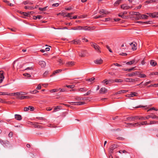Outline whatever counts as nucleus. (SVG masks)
<instances>
[{
    "mask_svg": "<svg viewBox=\"0 0 158 158\" xmlns=\"http://www.w3.org/2000/svg\"><path fill=\"white\" fill-rule=\"evenodd\" d=\"M41 86L40 85V84H39L38 85V86L37 87L36 89H41Z\"/></svg>",
    "mask_w": 158,
    "mask_h": 158,
    "instance_id": "obj_59",
    "label": "nucleus"
},
{
    "mask_svg": "<svg viewBox=\"0 0 158 158\" xmlns=\"http://www.w3.org/2000/svg\"><path fill=\"white\" fill-rule=\"evenodd\" d=\"M106 47L108 49L109 51V52H112V51L110 49V47L109 46H108V45H106Z\"/></svg>",
    "mask_w": 158,
    "mask_h": 158,
    "instance_id": "obj_53",
    "label": "nucleus"
},
{
    "mask_svg": "<svg viewBox=\"0 0 158 158\" xmlns=\"http://www.w3.org/2000/svg\"><path fill=\"white\" fill-rule=\"evenodd\" d=\"M119 152L120 153H121L122 152H123V153H126L127 152V151H126L125 150H120L119 151Z\"/></svg>",
    "mask_w": 158,
    "mask_h": 158,
    "instance_id": "obj_52",
    "label": "nucleus"
},
{
    "mask_svg": "<svg viewBox=\"0 0 158 158\" xmlns=\"http://www.w3.org/2000/svg\"><path fill=\"white\" fill-rule=\"evenodd\" d=\"M4 78L3 71L2 70L0 71V83L2 82Z\"/></svg>",
    "mask_w": 158,
    "mask_h": 158,
    "instance_id": "obj_8",
    "label": "nucleus"
},
{
    "mask_svg": "<svg viewBox=\"0 0 158 158\" xmlns=\"http://www.w3.org/2000/svg\"><path fill=\"white\" fill-rule=\"evenodd\" d=\"M42 18V16L41 15H37L36 16H34V19H40Z\"/></svg>",
    "mask_w": 158,
    "mask_h": 158,
    "instance_id": "obj_37",
    "label": "nucleus"
},
{
    "mask_svg": "<svg viewBox=\"0 0 158 158\" xmlns=\"http://www.w3.org/2000/svg\"><path fill=\"white\" fill-rule=\"evenodd\" d=\"M158 118V117L156 116L155 115H149L147 116L146 117V119H149V118Z\"/></svg>",
    "mask_w": 158,
    "mask_h": 158,
    "instance_id": "obj_15",
    "label": "nucleus"
},
{
    "mask_svg": "<svg viewBox=\"0 0 158 158\" xmlns=\"http://www.w3.org/2000/svg\"><path fill=\"white\" fill-rule=\"evenodd\" d=\"M107 91V89L103 87L101 88L100 90V93H105Z\"/></svg>",
    "mask_w": 158,
    "mask_h": 158,
    "instance_id": "obj_21",
    "label": "nucleus"
},
{
    "mask_svg": "<svg viewBox=\"0 0 158 158\" xmlns=\"http://www.w3.org/2000/svg\"><path fill=\"white\" fill-rule=\"evenodd\" d=\"M139 77H146V75L144 74H140L139 73Z\"/></svg>",
    "mask_w": 158,
    "mask_h": 158,
    "instance_id": "obj_46",
    "label": "nucleus"
},
{
    "mask_svg": "<svg viewBox=\"0 0 158 158\" xmlns=\"http://www.w3.org/2000/svg\"><path fill=\"white\" fill-rule=\"evenodd\" d=\"M61 106H57L56 107L53 111V112H55L58 109H60Z\"/></svg>",
    "mask_w": 158,
    "mask_h": 158,
    "instance_id": "obj_41",
    "label": "nucleus"
},
{
    "mask_svg": "<svg viewBox=\"0 0 158 158\" xmlns=\"http://www.w3.org/2000/svg\"><path fill=\"white\" fill-rule=\"evenodd\" d=\"M95 28L94 27H88L87 26H82L81 30L85 31H90L94 30Z\"/></svg>",
    "mask_w": 158,
    "mask_h": 158,
    "instance_id": "obj_2",
    "label": "nucleus"
},
{
    "mask_svg": "<svg viewBox=\"0 0 158 158\" xmlns=\"http://www.w3.org/2000/svg\"><path fill=\"white\" fill-rule=\"evenodd\" d=\"M121 7L122 9L124 10H127L129 9L130 7L125 4H123L121 6Z\"/></svg>",
    "mask_w": 158,
    "mask_h": 158,
    "instance_id": "obj_16",
    "label": "nucleus"
},
{
    "mask_svg": "<svg viewBox=\"0 0 158 158\" xmlns=\"http://www.w3.org/2000/svg\"><path fill=\"white\" fill-rule=\"evenodd\" d=\"M15 116V118L18 120H20L22 119L21 116L20 115L16 114Z\"/></svg>",
    "mask_w": 158,
    "mask_h": 158,
    "instance_id": "obj_20",
    "label": "nucleus"
},
{
    "mask_svg": "<svg viewBox=\"0 0 158 158\" xmlns=\"http://www.w3.org/2000/svg\"><path fill=\"white\" fill-rule=\"evenodd\" d=\"M150 64L153 66H155L157 64V63L156 61L153 60H152L150 61Z\"/></svg>",
    "mask_w": 158,
    "mask_h": 158,
    "instance_id": "obj_19",
    "label": "nucleus"
},
{
    "mask_svg": "<svg viewBox=\"0 0 158 158\" xmlns=\"http://www.w3.org/2000/svg\"><path fill=\"white\" fill-rule=\"evenodd\" d=\"M39 64L42 67H44L46 65V63L44 61H40L39 62Z\"/></svg>",
    "mask_w": 158,
    "mask_h": 158,
    "instance_id": "obj_14",
    "label": "nucleus"
},
{
    "mask_svg": "<svg viewBox=\"0 0 158 158\" xmlns=\"http://www.w3.org/2000/svg\"><path fill=\"white\" fill-rule=\"evenodd\" d=\"M72 42H73V44H80V41L79 40H73Z\"/></svg>",
    "mask_w": 158,
    "mask_h": 158,
    "instance_id": "obj_30",
    "label": "nucleus"
},
{
    "mask_svg": "<svg viewBox=\"0 0 158 158\" xmlns=\"http://www.w3.org/2000/svg\"><path fill=\"white\" fill-rule=\"evenodd\" d=\"M125 81L127 82H133L137 81H138V79L135 78L133 79L132 78H127L125 79Z\"/></svg>",
    "mask_w": 158,
    "mask_h": 158,
    "instance_id": "obj_7",
    "label": "nucleus"
},
{
    "mask_svg": "<svg viewBox=\"0 0 158 158\" xmlns=\"http://www.w3.org/2000/svg\"><path fill=\"white\" fill-rule=\"evenodd\" d=\"M2 93V95H14L15 96L16 93H13L11 94H8L6 92H1Z\"/></svg>",
    "mask_w": 158,
    "mask_h": 158,
    "instance_id": "obj_17",
    "label": "nucleus"
},
{
    "mask_svg": "<svg viewBox=\"0 0 158 158\" xmlns=\"http://www.w3.org/2000/svg\"><path fill=\"white\" fill-rule=\"evenodd\" d=\"M147 14L148 15L150 16L152 18L158 17V12H155L153 13H147Z\"/></svg>",
    "mask_w": 158,
    "mask_h": 158,
    "instance_id": "obj_9",
    "label": "nucleus"
},
{
    "mask_svg": "<svg viewBox=\"0 0 158 158\" xmlns=\"http://www.w3.org/2000/svg\"><path fill=\"white\" fill-rule=\"evenodd\" d=\"M99 13L100 14H102L103 13L107 14V12L106 10H102L99 11Z\"/></svg>",
    "mask_w": 158,
    "mask_h": 158,
    "instance_id": "obj_33",
    "label": "nucleus"
},
{
    "mask_svg": "<svg viewBox=\"0 0 158 158\" xmlns=\"http://www.w3.org/2000/svg\"><path fill=\"white\" fill-rule=\"evenodd\" d=\"M66 87L68 88H74L75 87V85H66Z\"/></svg>",
    "mask_w": 158,
    "mask_h": 158,
    "instance_id": "obj_47",
    "label": "nucleus"
},
{
    "mask_svg": "<svg viewBox=\"0 0 158 158\" xmlns=\"http://www.w3.org/2000/svg\"><path fill=\"white\" fill-rule=\"evenodd\" d=\"M13 135V133L11 132H10L9 134H8V136L10 137H12Z\"/></svg>",
    "mask_w": 158,
    "mask_h": 158,
    "instance_id": "obj_56",
    "label": "nucleus"
},
{
    "mask_svg": "<svg viewBox=\"0 0 158 158\" xmlns=\"http://www.w3.org/2000/svg\"><path fill=\"white\" fill-rule=\"evenodd\" d=\"M148 17V16L146 15H141L140 16V18L141 19H147Z\"/></svg>",
    "mask_w": 158,
    "mask_h": 158,
    "instance_id": "obj_31",
    "label": "nucleus"
},
{
    "mask_svg": "<svg viewBox=\"0 0 158 158\" xmlns=\"http://www.w3.org/2000/svg\"><path fill=\"white\" fill-rule=\"evenodd\" d=\"M20 92H17L16 93V95H15V96H17V98H19L20 99V96L21 95V94H20Z\"/></svg>",
    "mask_w": 158,
    "mask_h": 158,
    "instance_id": "obj_42",
    "label": "nucleus"
},
{
    "mask_svg": "<svg viewBox=\"0 0 158 158\" xmlns=\"http://www.w3.org/2000/svg\"><path fill=\"white\" fill-rule=\"evenodd\" d=\"M135 62V60H133L132 61L127 62L126 63V64H133Z\"/></svg>",
    "mask_w": 158,
    "mask_h": 158,
    "instance_id": "obj_38",
    "label": "nucleus"
},
{
    "mask_svg": "<svg viewBox=\"0 0 158 158\" xmlns=\"http://www.w3.org/2000/svg\"><path fill=\"white\" fill-rule=\"evenodd\" d=\"M62 71V70L61 69H58L56 70V71H54L53 73V74L51 76V77H52V76L55 75L57 73L59 72H61Z\"/></svg>",
    "mask_w": 158,
    "mask_h": 158,
    "instance_id": "obj_25",
    "label": "nucleus"
},
{
    "mask_svg": "<svg viewBox=\"0 0 158 158\" xmlns=\"http://www.w3.org/2000/svg\"><path fill=\"white\" fill-rule=\"evenodd\" d=\"M48 71H47L45 72L43 74V76L44 77H46V75L48 74Z\"/></svg>",
    "mask_w": 158,
    "mask_h": 158,
    "instance_id": "obj_48",
    "label": "nucleus"
},
{
    "mask_svg": "<svg viewBox=\"0 0 158 158\" xmlns=\"http://www.w3.org/2000/svg\"><path fill=\"white\" fill-rule=\"evenodd\" d=\"M74 64V62L73 61L67 62L66 64L67 66H71Z\"/></svg>",
    "mask_w": 158,
    "mask_h": 158,
    "instance_id": "obj_18",
    "label": "nucleus"
},
{
    "mask_svg": "<svg viewBox=\"0 0 158 158\" xmlns=\"http://www.w3.org/2000/svg\"><path fill=\"white\" fill-rule=\"evenodd\" d=\"M137 94L135 92L132 93L131 94L128 95V97H133L134 96H137Z\"/></svg>",
    "mask_w": 158,
    "mask_h": 158,
    "instance_id": "obj_26",
    "label": "nucleus"
},
{
    "mask_svg": "<svg viewBox=\"0 0 158 158\" xmlns=\"http://www.w3.org/2000/svg\"><path fill=\"white\" fill-rule=\"evenodd\" d=\"M140 123L141 126L144 125H146L148 124L146 121L141 122Z\"/></svg>",
    "mask_w": 158,
    "mask_h": 158,
    "instance_id": "obj_34",
    "label": "nucleus"
},
{
    "mask_svg": "<svg viewBox=\"0 0 158 158\" xmlns=\"http://www.w3.org/2000/svg\"><path fill=\"white\" fill-rule=\"evenodd\" d=\"M102 82L106 83V85H107L109 83H113L114 81L112 82V80H107V79H105L102 81Z\"/></svg>",
    "mask_w": 158,
    "mask_h": 158,
    "instance_id": "obj_12",
    "label": "nucleus"
},
{
    "mask_svg": "<svg viewBox=\"0 0 158 158\" xmlns=\"http://www.w3.org/2000/svg\"><path fill=\"white\" fill-rule=\"evenodd\" d=\"M82 26H78L72 28V29L73 30H81Z\"/></svg>",
    "mask_w": 158,
    "mask_h": 158,
    "instance_id": "obj_24",
    "label": "nucleus"
},
{
    "mask_svg": "<svg viewBox=\"0 0 158 158\" xmlns=\"http://www.w3.org/2000/svg\"><path fill=\"white\" fill-rule=\"evenodd\" d=\"M94 48L96 51L98 52H100V48L98 45L96 44L95 45V47H94Z\"/></svg>",
    "mask_w": 158,
    "mask_h": 158,
    "instance_id": "obj_29",
    "label": "nucleus"
},
{
    "mask_svg": "<svg viewBox=\"0 0 158 158\" xmlns=\"http://www.w3.org/2000/svg\"><path fill=\"white\" fill-rule=\"evenodd\" d=\"M122 93H124V91H123V90H121L119 91L116 92L115 93L114 95H117L118 94H120Z\"/></svg>",
    "mask_w": 158,
    "mask_h": 158,
    "instance_id": "obj_39",
    "label": "nucleus"
},
{
    "mask_svg": "<svg viewBox=\"0 0 158 158\" xmlns=\"http://www.w3.org/2000/svg\"><path fill=\"white\" fill-rule=\"evenodd\" d=\"M29 109L31 111H33L34 110V108L32 106H29Z\"/></svg>",
    "mask_w": 158,
    "mask_h": 158,
    "instance_id": "obj_54",
    "label": "nucleus"
},
{
    "mask_svg": "<svg viewBox=\"0 0 158 158\" xmlns=\"http://www.w3.org/2000/svg\"><path fill=\"white\" fill-rule=\"evenodd\" d=\"M132 47L131 48V49L133 51L135 50L136 49V46L137 45V44L135 42H133L129 44Z\"/></svg>",
    "mask_w": 158,
    "mask_h": 158,
    "instance_id": "obj_5",
    "label": "nucleus"
},
{
    "mask_svg": "<svg viewBox=\"0 0 158 158\" xmlns=\"http://www.w3.org/2000/svg\"><path fill=\"white\" fill-rule=\"evenodd\" d=\"M47 6H46L44 8H39V10H40L44 11V10H46V9L47 8Z\"/></svg>",
    "mask_w": 158,
    "mask_h": 158,
    "instance_id": "obj_44",
    "label": "nucleus"
},
{
    "mask_svg": "<svg viewBox=\"0 0 158 158\" xmlns=\"http://www.w3.org/2000/svg\"><path fill=\"white\" fill-rule=\"evenodd\" d=\"M151 75H158V72H152L150 74Z\"/></svg>",
    "mask_w": 158,
    "mask_h": 158,
    "instance_id": "obj_49",
    "label": "nucleus"
},
{
    "mask_svg": "<svg viewBox=\"0 0 158 158\" xmlns=\"http://www.w3.org/2000/svg\"><path fill=\"white\" fill-rule=\"evenodd\" d=\"M95 79L94 78V77H92L91 78L88 79L86 80L87 81H94Z\"/></svg>",
    "mask_w": 158,
    "mask_h": 158,
    "instance_id": "obj_45",
    "label": "nucleus"
},
{
    "mask_svg": "<svg viewBox=\"0 0 158 158\" xmlns=\"http://www.w3.org/2000/svg\"><path fill=\"white\" fill-rule=\"evenodd\" d=\"M138 119H139L140 120H144L146 119V118H144L143 117H140L139 116Z\"/></svg>",
    "mask_w": 158,
    "mask_h": 158,
    "instance_id": "obj_50",
    "label": "nucleus"
},
{
    "mask_svg": "<svg viewBox=\"0 0 158 158\" xmlns=\"http://www.w3.org/2000/svg\"><path fill=\"white\" fill-rule=\"evenodd\" d=\"M75 99L76 101H80L85 100V98H81L79 97H76L75 98Z\"/></svg>",
    "mask_w": 158,
    "mask_h": 158,
    "instance_id": "obj_22",
    "label": "nucleus"
},
{
    "mask_svg": "<svg viewBox=\"0 0 158 158\" xmlns=\"http://www.w3.org/2000/svg\"><path fill=\"white\" fill-rule=\"evenodd\" d=\"M119 16L123 19H126L127 18V16L124 15L123 14H122V15H119Z\"/></svg>",
    "mask_w": 158,
    "mask_h": 158,
    "instance_id": "obj_43",
    "label": "nucleus"
},
{
    "mask_svg": "<svg viewBox=\"0 0 158 158\" xmlns=\"http://www.w3.org/2000/svg\"><path fill=\"white\" fill-rule=\"evenodd\" d=\"M139 72H134L132 73H128L126 75L128 77H132L133 76H135L136 75H139Z\"/></svg>",
    "mask_w": 158,
    "mask_h": 158,
    "instance_id": "obj_6",
    "label": "nucleus"
},
{
    "mask_svg": "<svg viewBox=\"0 0 158 158\" xmlns=\"http://www.w3.org/2000/svg\"><path fill=\"white\" fill-rule=\"evenodd\" d=\"M118 147V146L116 144H113L112 145L111 147L110 148L109 150L110 153H113V151L115 148Z\"/></svg>",
    "mask_w": 158,
    "mask_h": 158,
    "instance_id": "obj_3",
    "label": "nucleus"
},
{
    "mask_svg": "<svg viewBox=\"0 0 158 158\" xmlns=\"http://www.w3.org/2000/svg\"><path fill=\"white\" fill-rule=\"evenodd\" d=\"M102 62L103 60L101 59H97L94 61L95 63L98 64H101L102 63Z\"/></svg>",
    "mask_w": 158,
    "mask_h": 158,
    "instance_id": "obj_13",
    "label": "nucleus"
},
{
    "mask_svg": "<svg viewBox=\"0 0 158 158\" xmlns=\"http://www.w3.org/2000/svg\"><path fill=\"white\" fill-rule=\"evenodd\" d=\"M38 92H39V91H37L36 90H34L33 91H30V93H31V94H36Z\"/></svg>",
    "mask_w": 158,
    "mask_h": 158,
    "instance_id": "obj_40",
    "label": "nucleus"
},
{
    "mask_svg": "<svg viewBox=\"0 0 158 158\" xmlns=\"http://www.w3.org/2000/svg\"><path fill=\"white\" fill-rule=\"evenodd\" d=\"M29 108L26 107L24 108V111H28L29 110Z\"/></svg>",
    "mask_w": 158,
    "mask_h": 158,
    "instance_id": "obj_63",
    "label": "nucleus"
},
{
    "mask_svg": "<svg viewBox=\"0 0 158 158\" xmlns=\"http://www.w3.org/2000/svg\"><path fill=\"white\" fill-rule=\"evenodd\" d=\"M30 98L29 97L27 96H22L20 97V99L21 100L23 99H28Z\"/></svg>",
    "mask_w": 158,
    "mask_h": 158,
    "instance_id": "obj_32",
    "label": "nucleus"
},
{
    "mask_svg": "<svg viewBox=\"0 0 158 158\" xmlns=\"http://www.w3.org/2000/svg\"><path fill=\"white\" fill-rule=\"evenodd\" d=\"M126 124H128L129 125H132L133 127H136V126H141L140 123H125Z\"/></svg>",
    "mask_w": 158,
    "mask_h": 158,
    "instance_id": "obj_11",
    "label": "nucleus"
},
{
    "mask_svg": "<svg viewBox=\"0 0 158 158\" xmlns=\"http://www.w3.org/2000/svg\"><path fill=\"white\" fill-rule=\"evenodd\" d=\"M58 5H59V4L58 3L53 4L52 5V6H57Z\"/></svg>",
    "mask_w": 158,
    "mask_h": 158,
    "instance_id": "obj_61",
    "label": "nucleus"
},
{
    "mask_svg": "<svg viewBox=\"0 0 158 158\" xmlns=\"http://www.w3.org/2000/svg\"><path fill=\"white\" fill-rule=\"evenodd\" d=\"M156 123V122L155 121H151L150 122V124L151 125V124H155Z\"/></svg>",
    "mask_w": 158,
    "mask_h": 158,
    "instance_id": "obj_60",
    "label": "nucleus"
},
{
    "mask_svg": "<svg viewBox=\"0 0 158 158\" xmlns=\"http://www.w3.org/2000/svg\"><path fill=\"white\" fill-rule=\"evenodd\" d=\"M86 51L85 50H82L79 53V55L81 57H84L85 56V53Z\"/></svg>",
    "mask_w": 158,
    "mask_h": 158,
    "instance_id": "obj_10",
    "label": "nucleus"
},
{
    "mask_svg": "<svg viewBox=\"0 0 158 158\" xmlns=\"http://www.w3.org/2000/svg\"><path fill=\"white\" fill-rule=\"evenodd\" d=\"M23 75L25 77H31V75L29 73H28L23 74Z\"/></svg>",
    "mask_w": 158,
    "mask_h": 158,
    "instance_id": "obj_35",
    "label": "nucleus"
},
{
    "mask_svg": "<svg viewBox=\"0 0 158 158\" xmlns=\"http://www.w3.org/2000/svg\"><path fill=\"white\" fill-rule=\"evenodd\" d=\"M58 91V89H52L50 90V92H56Z\"/></svg>",
    "mask_w": 158,
    "mask_h": 158,
    "instance_id": "obj_55",
    "label": "nucleus"
},
{
    "mask_svg": "<svg viewBox=\"0 0 158 158\" xmlns=\"http://www.w3.org/2000/svg\"><path fill=\"white\" fill-rule=\"evenodd\" d=\"M25 70H30L31 71L29 72V73H32V71H33V67H28L25 69Z\"/></svg>",
    "mask_w": 158,
    "mask_h": 158,
    "instance_id": "obj_27",
    "label": "nucleus"
},
{
    "mask_svg": "<svg viewBox=\"0 0 158 158\" xmlns=\"http://www.w3.org/2000/svg\"><path fill=\"white\" fill-rule=\"evenodd\" d=\"M58 62L62 64H63V62L62 60L61 59H60L58 60Z\"/></svg>",
    "mask_w": 158,
    "mask_h": 158,
    "instance_id": "obj_64",
    "label": "nucleus"
},
{
    "mask_svg": "<svg viewBox=\"0 0 158 158\" xmlns=\"http://www.w3.org/2000/svg\"><path fill=\"white\" fill-rule=\"evenodd\" d=\"M79 90L83 91H86V90L84 88H81L79 89Z\"/></svg>",
    "mask_w": 158,
    "mask_h": 158,
    "instance_id": "obj_62",
    "label": "nucleus"
},
{
    "mask_svg": "<svg viewBox=\"0 0 158 158\" xmlns=\"http://www.w3.org/2000/svg\"><path fill=\"white\" fill-rule=\"evenodd\" d=\"M135 14V15L136 16V19H139L140 18V14L138 12H136V13H134Z\"/></svg>",
    "mask_w": 158,
    "mask_h": 158,
    "instance_id": "obj_23",
    "label": "nucleus"
},
{
    "mask_svg": "<svg viewBox=\"0 0 158 158\" xmlns=\"http://www.w3.org/2000/svg\"><path fill=\"white\" fill-rule=\"evenodd\" d=\"M23 15L22 16L24 18L25 16H29V14L27 12H22L20 13Z\"/></svg>",
    "mask_w": 158,
    "mask_h": 158,
    "instance_id": "obj_28",
    "label": "nucleus"
},
{
    "mask_svg": "<svg viewBox=\"0 0 158 158\" xmlns=\"http://www.w3.org/2000/svg\"><path fill=\"white\" fill-rule=\"evenodd\" d=\"M114 82H123V80L121 79H116L114 80Z\"/></svg>",
    "mask_w": 158,
    "mask_h": 158,
    "instance_id": "obj_36",
    "label": "nucleus"
},
{
    "mask_svg": "<svg viewBox=\"0 0 158 158\" xmlns=\"http://www.w3.org/2000/svg\"><path fill=\"white\" fill-rule=\"evenodd\" d=\"M69 103L70 104L73 105H82L85 104L86 103L85 102H69Z\"/></svg>",
    "mask_w": 158,
    "mask_h": 158,
    "instance_id": "obj_1",
    "label": "nucleus"
},
{
    "mask_svg": "<svg viewBox=\"0 0 158 158\" xmlns=\"http://www.w3.org/2000/svg\"><path fill=\"white\" fill-rule=\"evenodd\" d=\"M65 16L68 17L70 18V19H72V16H71V15H70V14L69 13H68V14L66 15Z\"/></svg>",
    "mask_w": 158,
    "mask_h": 158,
    "instance_id": "obj_51",
    "label": "nucleus"
},
{
    "mask_svg": "<svg viewBox=\"0 0 158 158\" xmlns=\"http://www.w3.org/2000/svg\"><path fill=\"white\" fill-rule=\"evenodd\" d=\"M135 67H133V68H131V69H128V71H129V72H130V71H132V70H135V69H135Z\"/></svg>",
    "mask_w": 158,
    "mask_h": 158,
    "instance_id": "obj_57",
    "label": "nucleus"
},
{
    "mask_svg": "<svg viewBox=\"0 0 158 158\" xmlns=\"http://www.w3.org/2000/svg\"><path fill=\"white\" fill-rule=\"evenodd\" d=\"M138 116H132L127 117L126 119L127 120H129L130 121H134L135 119H138Z\"/></svg>",
    "mask_w": 158,
    "mask_h": 158,
    "instance_id": "obj_4",
    "label": "nucleus"
},
{
    "mask_svg": "<svg viewBox=\"0 0 158 158\" xmlns=\"http://www.w3.org/2000/svg\"><path fill=\"white\" fill-rule=\"evenodd\" d=\"M91 93V91H89L87 92L84 95H89Z\"/></svg>",
    "mask_w": 158,
    "mask_h": 158,
    "instance_id": "obj_58",
    "label": "nucleus"
}]
</instances>
